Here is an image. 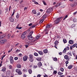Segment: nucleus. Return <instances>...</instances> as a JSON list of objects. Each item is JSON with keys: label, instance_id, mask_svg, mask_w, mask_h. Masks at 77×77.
Here are the masks:
<instances>
[{"label": "nucleus", "instance_id": "nucleus-1", "mask_svg": "<svg viewBox=\"0 0 77 77\" xmlns=\"http://www.w3.org/2000/svg\"><path fill=\"white\" fill-rule=\"evenodd\" d=\"M63 18V17H61L57 19L56 20L54 21L55 24H57L59 23V21H60Z\"/></svg>", "mask_w": 77, "mask_h": 77}, {"label": "nucleus", "instance_id": "nucleus-2", "mask_svg": "<svg viewBox=\"0 0 77 77\" xmlns=\"http://www.w3.org/2000/svg\"><path fill=\"white\" fill-rule=\"evenodd\" d=\"M16 72H17L19 75H21L22 72L21 71V70L18 69H17L16 70Z\"/></svg>", "mask_w": 77, "mask_h": 77}, {"label": "nucleus", "instance_id": "nucleus-3", "mask_svg": "<svg viewBox=\"0 0 77 77\" xmlns=\"http://www.w3.org/2000/svg\"><path fill=\"white\" fill-rule=\"evenodd\" d=\"M9 60L11 63L13 64L14 62V58L13 57L11 56H10V57Z\"/></svg>", "mask_w": 77, "mask_h": 77}, {"label": "nucleus", "instance_id": "nucleus-4", "mask_svg": "<svg viewBox=\"0 0 77 77\" xmlns=\"http://www.w3.org/2000/svg\"><path fill=\"white\" fill-rule=\"evenodd\" d=\"M52 11H53V9L51 8H49L47 10L46 13H47V14H50V13H51Z\"/></svg>", "mask_w": 77, "mask_h": 77}, {"label": "nucleus", "instance_id": "nucleus-5", "mask_svg": "<svg viewBox=\"0 0 77 77\" xmlns=\"http://www.w3.org/2000/svg\"><path fill=\"white\" fill-rule=\"evenodd\" d=\"M26 35V32L23 33L22 35H21V38L22 39H24L25 38V35Z\"/></svg>", "mask_w": 77, "mask_h": 77}, {"label": "nucleus", "instance_id": "nucleus-6", "mask_svg": "<svg viewBox=\"0 0 77 77\" xmlns=\"http://www.w3.org/2000/svg\"><path fill=\"white\" fill-rule=\"evenodd\" d=\"M6 41H7V40L6 39H3L0 41V43L1 44H4L6 42Z\"/></svg>", "mask_w": 77, "mask_h": 77}, {"label": "nucleus", "instance_id": "nucleus-7", "mask_svg": "<svg viewBox=\"0 0 77 77\" xmlns=\"http://www.w3.org/2000/svg\"><path fill=\"white\" fill-rule=\"evenodd\" d=\"M28 59V57L27 55H25L23 56V61H26Z\"/></svg>", "mask_w": 77, "mask_h": 77}, {"label": "nucleus", "instance_id": "nucleus-8", "mask_svg": "<svg viewBox=\"0 0 77 77\" xmlns=\"http://www.w3.org/2000/svg\"><path fill=\"white\" fill-rule=\"evenodd\" d=\"M9 20L11 22H14V18H13L12 16L9 17Z\"/></svg>", "mask_w": 77, "mask_h": 77}, {"label": "nucleus", "instance_id": "nucleus-9", "mask_svg": "<svg viewBox=\"0 0 77 77\" xmlns=\"http://www.w3.org/2000/svg\"><path fill=\"white\" fill-rule=\"evenodd\" d=\"M64 57L65 59H66V60H67L68 61H69V57L68 55H65L64 56Z\"/></svg>", "mask_w": 77, "mask_h": 77}, {"label": "nucleus", "instance_id": "nucleus-10", "mask_svg": "<svg viewBox=\"0 0 77 77\" xmlns=\"http://www.w3.org/2000/svg\"><path fill=\"white\" fill-rule=\"evenodd\" d=\"M28 38L29 40H32L33 39V37L32 35H29L28 36Z\"/></svg>", "mask_w": 77, "mask_h": 77}, {"label": "nucleus", "instance_id": "nucleus-11", "mask_svg": "<svg viewBox=\"0 0 77 77\" xmlns=\"http://www.w3.org/2000/svg\"><path fill=\"white\" fill-rule=\"evenodd\" d=\"M16 66L17 68H21V64L19 63L17 64Z\"/></svg>", "mask_w": 77, "mask_h": 77}, {"label": "nucleus", "instance_id": "nucleus-12", "mask_svg": "<svg viewBox=\"0 0 77 77\" xmlns=\"http://www.w3.org/2000/svg\"><path fill=\"white\" fill-rule=\"evenodd\" d=\"M51 26H52V25H51V24H48L46 26V28H50V27H51Z\"/></svg>", "mask_w": 77, "mask_h": 77}, {"label": "nucleus", "instance_id": "nucleus-13", "mask_svg": "<svg viewBox=\"0 0 77 77\" xmlns=\"http://www.w3.org/2000/svg\"><path fill=\"white\" fill-rule=\"evenodd\" d=\"M5 36H6V35H2L0 36V39H3V38H4Z\"/></svg>", "mask_w": 77, "mask_h": 77}, {"label": "nucleus", "instance_id": "nucleus-14", "mask_svg": "<svg viewBox=\"0 0 77 77\" xmlns=\"http://www.w3.org/2000/svg\"><path fill=\"white\" fill-rule=\"evenodd\" d=\"M38 65L39 67H41V66H42V63H41L40 62H38Z\"/></svg>", "mask_w": 77, "mask_h": 77}, {"label": "nucleus", "instance_id": "nucleus-15", "mask_svg": "<svg viewBox=\"0 0 77 77\" xmlns=\"http://www.w3.org/2000/svg\"><path fill=\"white\" fill-rule=\"evenodd\" d=\"M77 5V2H75L72 5V7H74V6H76Z\"/></svg>", "mask_w": 77, "mask_h": 77}, {"label": "nucleus", "instance_id": "nucleus-16", "mask_svg": "<svg viewBox=\"0 0 77 77\" xmlns=\"http://www.w3.org/2000/svg\"><path fill=\"white\" fill-rule=\"evenodd\" d=\"M72 66L70 65L68 67V68L69 69H71L72 68Z\"/></svg>", "mask_w": 77, "mask_h": 77}, {"label": "nucleus", "instance_id": "nucleus-17", "mask_svg": "<svg viewBox=\"0 0 77 77\" xmlns=\"http://www.w3.org/2000/svg\"><path fill=\"white\" fill-rule=\"evenodd\" d=\"M6 69L5 67H3L2 68V71H3V72H5L6 71Z\"/></svg>", "mask_w": 77, "mask_h": 77}, {"label": "nucleus", "instance_id": "nucleus-18", "mask_svg": "<svg viewBox=\"0 0 77 77\" xmlns=\"http://www.w3.org/2000/svg\"><path fill=\"white\" fill-rule=\"evenodd\" d=\"M41 37V35H37L36 37L35 38L36 39V40H37L38 39H39V38H40V37Z\"/></svg>", "mask_w": 77, "mask_h": 77}, {"label": "nucleus", "instance_id": "nucleus-19", "mask_svg": "<svg viewBox=\"0 0 77 77\" xmlns=\"http://www.w3.org/2000/svg\"><path fill=\"white\" fill-rule=\"evenodd\" d=\"M32 2H34V4H35V5H38V3L34 0H32Z\"/></svg>", "mask_w": 77, "mask_h": 77}, {"label": "nucleus", "instance_id": "nucleus-20", "mask_svg": "<svg viewBox=\"0 0 77 77\" xmlns=\"http://www.w3.org/2000/svg\"><path fill=\"white\" fill-rule=\"evenodd\" d=\"M41 57H38L36 59V60H38V61H41Z\"/></svg>", "mask_w": 77, "mask_h": 77}, {"label": "nucleus", "instance_id": "nucleus-21", "mask_svg": "<svg viewBox=\"0 0 77 77\" xmlns=\"http://www.w3.org/2000/svg\"><path fill=\"white\" fill-rule=\"evenodd\" d=\"M43 52L45 53H48V50L47 49H45L43 50Z\"/></svg>", "mask_w": 77, "mask_h": 77}, {"label": "nucleus", "instance_id": "nucleus-22", "mask_svg": "<svg viewBox=\"0 0 77 77\" xmlns=\"http://www.w3.org/2000/svg\"><path fill=\"white\" fill-rule=\"evenodd\" d=\"M69 44H73L74 42H73V41L70 40L69 41Z\"/></svg>", "mask_w": 77, "mask_h": 77}, {"label": "nucleus", "instance_id": "nucleus-23", "mask_svg": "<svg viewBox=\"0 0 77 77\" xmlns=\"http://www.w3.org/2000/svg\"><path fill=\"white\" fill-rule=\"evenodd\" d=\"M29 60L30 62H33V60H34L33 58H29Z\"/></svg>", "mask_w": 77, "mask_h": 77}, {"label": "nucleus", "instance_id": "nucleus-24", "mask_svg": "<svg viewBox=\"0 0 77 77\" xmlns=\"http://www.w3.org/2000/svg\"><path fill=\"white\" fill-rule=\"evenodd\" d=\"M73 21L74 23H76L77 21V19L76 18H74L73 19Z\"/></svg>", "mask_w": 77, "mask_h": 77}, {"label": "nucleus", "instance_id": "nucleus-25", "mask_svg": "<svg viewBox=\"0 0 77 77\" xmlns=\"http://www.w3.org/2000/svg\"><path fill=\"white\" fill-rule=\"evenodd\" d=\"M29 58H33V55L31 54L29 55Z\"/></svg>", "mask_w": 77, "mask_h": 77}, {"label": "nucleus", "instance_id": "nucleus-26", "mask_svg": "<svg viewBox=\"0 0 77 77\" xmlns=\"http://www.w3.org/2000/svg\"><path fill=\"white\" fill-rule=\"evenodd\" d=\"M58 43H59L58 41H56L55 42L54 44L55 45H58Z\"/></svg>", "mask_w": 77, "mask_h": 77}, {"label": "nucleus", "instance_id": "nucleus-27", "mask_svg": "<svg viewBox=\"0 0 77 77\" xmlns=\"http://www.w3.org/2000/svg\"><path fill=\"white\" fill-rule=\"evenodd\" d=\"M46 18H47V16L45 15H44L42 17V18L43 20H44V19Z\"/></svg>", "mask_w": 77, "mask_h": 77}, {"label": "nucleus", "instance_id": "nucleus-28", "mask_svg": "<svg viewBox=\"0 0 77 77\" xmlns=\"http://www.w3.org/2000/svg\"><path fill=\"white\" fill-rule=\"evenodd\" d=\"M38 53L40 55H43V52H42V51H38Z\"/></svg>", "mask_w": 77, "mask_h": 77}, {"label": "nucleus", "instance_id": "nucleus-29", "mask_svg": "<svg viewBox=\"0 0 77 77\" xmlns=\"http://www.w3.org/2000/svg\"><path fill=\"white\" fill-rule=\"evenodd\" d=\"M57 74L58 75H62L63 73L61 72H57Z\"/></svg>", "mask_w": 77, "mask_h": 77}, {"label": "nucleus", "instance_id": "nucleus-30", "mask_svg": "<svg viewBox=\"0 0 77 77\" xmlns=\"http://www.w3.org/2000/svg\"><path fill=\"white\" fill-rule=\"evenodd\" d=\"M28 72L29 74H32V71L31 69H29L28 70Z\"/></svg>", "mask_w": 77, "mask_h": 77}, {"label": "nucleus", "instance_id": "nucleus-31", "mask_svg": "<svg viewBox=\"0 0 77 77\" xmlns=\"http://www.w3.org/2000/svg\"><path fill=\"white\" fill-rule=\"evenodd\" d=\"M32 13H33V14H36V10H33L32 11Z\"/></svg>", "mask_w": 77, "mask_h": 77}, {"label": "nucleus", "instance_id": "nucleus-32", "mask_svg": "<svg viewBox=\"0 0 77 77\" xmlns=\"http://www.w3.org/2000/svg\"><path fill=\"white\" fill-rule=\"evenodd\" d=\"M33 31H32L31 32H30V33H29V35L32 36V34H33Z\"/></svg>", "mask_w": 77, "mask_h": 77}, {"label": "nucleus", "instance_id": "nucleus-33", "mask_svg": "<svg viewBox=\"0 0 77 77\" xmlns=\"http://www.w3.org/2000/svg\"><path fill=\"white\" fill-rule=\"evenodd\" d=\"M63 41L64 43H66L67 42V41L66 39H63Z\"/></svg>", "mask_w": 77, "mask_h": 77}, {"label": "nucleus", "instance_id": "nucleus-34", "mask_svg": "<svg viewBox=\"0 0 77 77\" xmlns=\"http://www.w3.org/2000/svg\"><path fill=\"white\" fill-rule=\"evenodd\" d=\"M68 55H69L71 56H72V54H71V52H69L67 53Z\"/></svg>", "mask_w": 77, "mask_h": 77}, {"label": "nucleus", "instance_id": "nucleus-35", "mask_svg": "<svg viewBox=\"0 0 77 77\" xmlns=\"http://www.w3.org/2000/svg\"><path fill=\"white\" fill-rule=\"evenodd\" d=\"M75 25L74 24H72L71 26V27L72 28H73V27H75Z\"/></svg>", "mask_w": 77, "mask_h": 77}, {"label": "nucleus", "instance_id": "nucleus-36", "mask_svg": "<svg viewBox=\"0 0 77 77\" xmlns=\"http://www.w3.org/2000/svg\"><path fill=\"white\" fill-rule=\"evenodd\" d=\"M8 68L10 69H12V66L10 65L8 66Z\"/></svg>", "mask_w": 77, "mask_h": 77}, {"label": "nucleus", "instance_id": "nucleus-37", "mask_svg": "<svg viewBox=\"0 0 77 77\" xmlns=\"http://www.w3.org/2000/svg\"><path fill=\"white\" fill-rule=\"evenodd\" d=\"M34 55L35 56H38V54L36 52H35L34 54Z\"/></svg>", "mask_w": 77, "mask_h": 77}, {"label": "nucleus", "instance_id": "nucleus-38", "mask_svg": "<svg viewBox=\"0 0 77 77\" xmlns=\"http://www.w3.org/2000/svg\"><path fill=\"white\" fill-rule=\"evenodd\" d=\"M53 60H54V61H57V58L56 57L54 58Z\"/></svg>", "mask_w": 77, "mask_h": 77}, {"label": "nucleus", "instance_id": "nucleus-39", "mask_svg": "<svg viewBox=\"0 0 77 77\" xmlns=\"http://www.w3.org/2000/svg\"><path fill=\"white\" fill-rule=\"evenodd\" d=\"M67 18H68V15H66L63 19V20H66V19Z\"/></svg>", "mask_w": 77, "mask_h": 77}, {"label": "nucleus", "instance_id": "nucleus-40", "mask_svg": "<svg viewBox=\"0 0 77 77\" xmlns=\"http://www.w3.org/2000/svg\"><path fill=\"white\" fill-rule=\"evenodd\" d=\"M36 27V26L34 25L30 27V29H33V28H34V27Z\"/></svg>", "mask_w": 77, "mask_h": 77}, {"label": "nucleus", "instance_id": "nucleus-41", "mask_svg": "<svg viewBox=\"0 0 77 77\" xmlns=\"http://www.w3.org/2000/svg\"><path fill=\"white\" fill-rule=\"evenodd\" d=\"M20 17V14H17L16 16V17L17 18H19Z\"/></svg>", "mask_w": 77, "mask_h": 77}, {"label": "nucleus", "instance_id": "nucleus-42", "mask_svg": "<svg viewBox=\"0 0 77 77\" xmlns=\"http://www.w3.org/2000/svg\"><path fill=\"white\" fill-rule=\"evenodd\" d=\"M76 45H77V44L75 43L74 45H72V48H74V47H75V46H76Z\"/></svg>", "mask_w": 77, "mask_h": 77}, {"label": "nucleus", "instance_id": "nucleus-43", "mask_svg": "<svg viewBox=\"0 0 77 77\" xmlns=\"http://www.w3.org/2000/svg\"><path fill=\"white\" fill-rule=\"evenodd\" d=\"M65 48H66V50H69V48L68 46L66 47Z\"/></svg>", "mask_w": 77, "mask_h": 77}, {"label": "nucleus", "instance_id": "nucleus-44", "mask_svg": "<svg viewBox=\"0 0 77 77\" xmlns=\"http://www.w3.org/2000/svg\"><path fill=\"white\" fill-rule=\"evenodd\" d=\"M16 29H22V27L17 26L16 27Z\"/></svg>", "mask_w": 77, "mask_h": 77}, {"label": "nucleus", "instance_id": "nucleus-45", "mask_svg": "<svg viewBox=\"0 0 77 77\" xmlns=\"http://www.w3.org/2000/svg\"><path fill=\"white\" fill-rule=\"evenodd\" d=\"M43 21H44V19H42L40 20V24H41V23H42L43 22Z\"/></svg>", "mask_w": 77, "mask_h": 77}, {"label": "nucleus", "instance_id": "nucleus-46", "mask_svg": "<svg viewBox=\"0 0 77 77\" xmlns=\"http://www.w3.org/2000/svg\"><path fill=\"white\" fill-rule=\"evenodd\" d=\"M21 51L20 50H17L16 51V53H19V52H20Z\"/></svg>", "mask_w": 77, "mask_h": 77}, {"label": "nucleus", "instance_id": "nucleus-47", "mask_svg": "<svg viewBox=\"0 0 77 77\" xmlns=\"http://www.w3.org/2000/svg\"><path fill=\"white\" fill-rule=\"evenodd\" d=\"M72 54H73V56L75 57V56H76V55L75 54V53H74V52H72Z\"/></svg>", "mask_w": 77, "mask_h": 77}, {"label": "nucleus", "instance_id": "nucleus-48", "mask_svg": "<svg viewBox=\"0 0 77 77\" xmlns=\"http://www.w3.org/2000/svg\"><path fill=\"white\" fill-rule=\"evenodd\" d=\"M14 59L15 60H17L18 59V58L17 57H14Z\"/></svg>", "mask_w": 77, "mask_h": 77}, {"label": "nucleus", "instance_id": "nucleus-49", "mask_svg": "<svg viewBox=\"0 0 77 77\" xmlns=\"http://www.w3.org/2000/svg\"><path fill=\"white\" fill-rule=\"evenodd\" d=\"M42 2L44 5H47V4L46 3V2H45L44 1H43Z\"/></svg>", "mask_w": 77, "mask_h": 77}, {"label": "nucleus", "instance_id": "nucleus-50", "mask_svg": "<svg viewBox=\"0 0 77 77\" xmlns=\"http://www.w3.org/2000/svg\"><path fill=\"white\" fill-rule=\"evenodd\" d=\"M5 56H6V55H3L2 57L1 60H3V58H4V57H5Z\"/></svg>", "mask_w": 77, "mask_h": 77}, {"label": "nucleus", "instance_id": "nucleus-51", "mask_svg": "<svg viewBox=\"0 0 77 77\" xmlns=\"http://www.w3.org/2000/svg\"><path fill=\"white\" fill-rule=\"evenodd\" d=\"M57 71L55 70V71H54L53 73H54V74H57Z\"/></svg>", "mask_w": 77, "mask_h": 77}, {"label": "nucleus", "instance_id": "nucleus-52", "mask_svg": "<svg viewBox=\"0 0 77 77\" xmlns=\"http://www.w3.org/2000/svg\"><path fill=\"white\" fill-rule=\"evenodd\" d=\"M60 70L62 71V72H63L64 69H63V68H60Z\"/></svg>", "mask_w": 77, "mask_h": 77}, {"label": "nucleus", "instance_id": "nucleus-53", "mask_svg": "<svg viewBox=\"0 0 77 77\" xmlns=\"http://www.w3.org/2000/svg\"><path fill=\"white\" fill-rule=\"evenodd\" d=\"M66 51V48H65L64 50L63 51V53H65Z\"/></svg>", "mask_w": 77, "mask_h": 77}, {"label": "nucleus", "instance_id": "nucleus-54", "mask_svg": "<svg viewBox=\"0 0 77 77\" xmlns=\"http://www.w3.org/2000/svg\"><path fill=\"white\" fill-rule=\"evenodd\" d=\"M18 56L19 57H21V56H23V55H22V54L20 53L18 54Z\"/></svg>", "mask_w": 77, "mask_h": 77}, {"label": "nucleus", "instance_id": "nucleus-55", "mask_svg": "<svg viewBox=\"0 0 77 77\" xmlns=\"http://www.w3.org/2000/svg\"><path fill=\"white\" fill-rule=\"evenodd\" d=\"M68 63H69L68 61H66L65 62V63L66 65H67V64H68Z\"/></svg>", "mask_w": 77, "mask_h": 77}, {"label": "nucleus", "instance_id": "nucleus-56", "mask_svg": "<svg viewBox=\"0 0 77 77\" xmlns=\"http://www.w3.org/2000/svg\"><path fill=\"white\" fill-rule=\"evenodd\" d=\"M37 67H38L37 66H33L34 68H37Z\"/></svg>", "mask_w": 77, "mask_h": 77}, {"label": "nucleus", "instance_id": "nucleus-57", "mask_svg": "<svg viewBox=\"0 0 77 77\" xmlns=\"http://www.w3.org/2000/svg\"><path fill=\"white\" fill-rule=\"evenodd\" d=\"M15 46H16V47H18V46H19V43H18L16 44L15 45Z\"/></svg>", "mask_w": 77, "mask_h": 77}, {"label": "nucleus", "instance_id": "nucleus-58", "mask_svg": "<svg viewBox=\"0 0 77 77\" xmlns=\"http://www.w3.org/2000/svg\"><path fill=\"white\" fill-rule=\"evenodd\" d=\"M11 8H12V7H11V6H10L9 7V11H11Z\"/></svg>", "mask_w": 77, "mask_h": 77}, {"label": "nucleus", "instance_id": "nucleus-59", "mask_svg": "<svg viewBox=\"0 0 77 77\" xmlns=\"http://www.w3.org/2000/svg\"><path fill=\"white\" fill-rule=\"evenodd\" d=\"M12 48H11L10 50H9L8 51V53H10L11 51H12Z\"/></svg>", "mask_w": 77, "mask_h": 77}, {"label": "nucleus", "instance_id": "nucleus-60", "mask_svg": "<svg viewBox=\"0 0 77 77\" xmlns=\"http://www.w3.org/2000/svg\"><path fill=\"white\" fill-rule=\"evenodd\" d=\"M59 55H62V52H60L59 53Z\"/></svg>", "mask_w": 77, "mask_h": 77}, {"label": "nucleus", "instance_id": "nucleus-61", "mask_svg": "<svg viewBox=\"0 0 77 77\" xmlns=\"http://www.w3.org/2000/svg\"><path fill=\"white\" fill-rule=\"evenodd\" d=\"M29 26H32V23H31L29 24Z\"/></svg>", "mask_w": 77, "mask_h": 77}, {"label": "nucleus", "instance_id": "nucleus-62", "mask_svg": "<svg viewBox=\"0 0 77 77\" xmlns=\"http://www.w3.org/2000/svg\"><path fill=\"white\" fill-rule=\"evenodd\" d=\"M41 75H37V77H41Z\"/></svg>", "mask_w": 77, "mask_h": 77}, {"label": "nucleus", "instance_id": "nucleus-63", "mask_svg": "<svg viewBox=\"0 0 77 77\" xmlns=\"http://www.w3.org/2000/svg\"><path fill=\"white\" fill-rule=\"evenodd\" d=\"M25 46L26 47V48H28V47L29 46H28V45H25Z\"/></svg>", "mask_w": 77, "mask_h": 77}, {"label": "nucleus", "instance_id": "nucleus-64", "mask_svg": "<svg viewBox=\"0 0 77 77\" xmlns=\"http://www.w3.org/2000/svg\"><path fill=\"white\" fill-rule=\"evenodd\" d=\"M76 14H77V12H75L73 13V14L76 15Z\"/></svg>", "mask_w": 77, "mask_h": 77}]
</instances>
